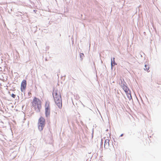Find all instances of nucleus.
Listing matches in <instances>:
<instances>
[{"label": "nucleus", "mask_w": 161, "mask_h": 161, "mask_svg": "<svg viewBox=\"0 0 161 161\" xmlns=\"http://www.w3.org/2000/svg\"><path fill=\"white\" fill-rule=\"evenodd\" d=\"M50 110L45 109V114L46 117H49Z\"/></svg>", "instance_id": "7"}, {"label": "nucleus", "mask_w": 161, "mask_h": 161, "mask_svg": "<svg viewBox=\"0 0 161 161\" xmlns=\"http://www.w3.org/2000/svg\"><path fill=\"white\" fill-rule=\"evenodd\" d=\"M45 109L50 110V103L49 102H47L45 105Z\"/></svg>", "instance_id": "6"}, {"label": "nucleus", "mask_w": 161, "mask_h": 161, "mask_svg": "<svg viewBox=\"0 0 161 161\" xmlns=\"http://www.w3.org/2000/svg\"><path fill=\"white\" fill-rule=\"evenodd\" d=\"M125 84L126 83L125 82H122L121 83V87L126 93L129 94L130 92V90L125 85Z\"/></svg>", "instance_id": "4"}, {"label": "nucleus", "mask_w": 161, "mask_h": 161, "mask_svg": "<svg viewBox=\"0 0 161 161\" xmlns=\"http://www.w3.org/2000/svg\"><path fill=\"white\" fill-rule=\"evenodd\" d=\"M145 68L144 69L145 70L147 71V72H149L150 71L149 70V67L148 64H145Z\"/></svg>", "instance_id": "8"}, {"label": "nucleus", "mask_w": 161, "mask_h": 161, "mask_svg": "<svg viewBox=\"0 0 161 161\" xmlns=\"http://www.w3.org/2000/svg\"><path fill=\"white\" fill-rule=\"evenodd\" d=\"M53 96L56 104L59 108H61L62 107V103L60 92L57 90H54L53 92Z\"/></svg>", "instance_id": "1"}, {"label": "nucleus", "mask_w": 161, "mask_h": 161, "mask_svg": "<svg viewBox=\"0 0 161 161\" xmlns=\"http://www.w3.org/2000/svg\"><path fill=\"white\" fill-rule=\"evenodd\" d=\"M38 128L39 130L42 131L43 130L45 124V120L44 118L41 117L38 121Z\"/></svg>", "instance_id": "3"}, {"label": "nucleus", "mask_w": 161, "mask_h": 161, "mask_svg": "<svg viewBox=\"0 0 161 161\" xmlns=\"http://www.w3.org/2000/svg\"><path fill=\"white\" fill-rule=\"evenodd\" d=\"M84 55V54L83 53H81L80 54V57H81L82 56H83Z\"/></svg>", "instance_id": "12"}, {"label": "nucleus", "mask_w": 161, "mask_h": 161, "mask_svg": "<svg viewBox=\"0 0 161 161\" xmlns=\"http://www.w3.org/2000/svg\"><path fill=\"white\" fill-rule=\"evenodd\" d=\"M11 96H12L13 97V98H15V97L16 96H15V95H14V94H12L11 95Z\"/></svg>", "instance_id": "11"}, {"label": "nucleus", "mask_w": 161, "mask_h": 161, "mask_svg": "<svg viewBox=\"0 0 161 161\" xmlns=\"http://www.w3.org/2000/svg\"><path fill=\"white\" fill-rule=\"evenodd\" d=\"M26 81L25 80H23L21 83V92H23L25 90L26 87Z\"/></svg>", "instance_id": "5"}, {"label": "nucleus", "mask_w": 161, "mask_h": 161, "mask_svg": "<svg viewBox=\"0 0 161 161\" xmlns=\"http://www.w3.org/2000/svg\"><path fill=\"white\" fill-rule=\"evenodd\" d=\"M114 59H115V58H113V60H112V59H111V66H113V63H114L115 62V61H114Z\"/></svg>", "instance_id": "10"}, {"label": "nucleus", "mask_w": 161, "mask_h": 161, "mask_svg": "<svg viewBox=\"0 0 161 161\" xmlns=\"http://www.w3.org/2000/svg\"><path fill=\"white\" fill-rule=\"evenodd\" d=\"M32 105L35 110L37 109L40 111L42 107L41 102L39 99L34 97L32 102Z\"/></svg>", "instance_id": "2"}, {"label": "nucleus", "mask_w": 161, "mask_h": 161, "mask_svg": "<svg viewBox=\"0 0 161 161\" xmlns=\"http://www.w3.org/2000/svg\"><path fill=\"white\" fill-rule=\"evenodd\" d=\"M107 142V140L105 141V142H104V147H105L106 145H107V146L109 145V143H108V142Z\"/></svg>", "instance_id": "9"}, {"label": "nucleus", "mask_w": 161, "mask_h": 161, "mask_svg": "<svg viewBox=\"0 0 161 161\" xmlns=\"http://www.w3.org/2000/svg\"><path fill=\"white\" fill-rule=\"evenodd\" d=\"M123 134H121V135H120V136H123Z\"/></svg>", "instance_id": "13"}]
</instances>
